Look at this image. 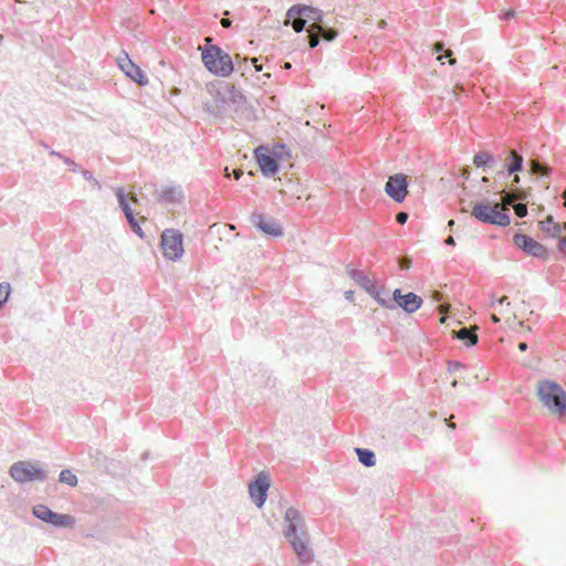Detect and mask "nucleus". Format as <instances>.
Wrapping results in <instances>:
<instances>
[{
    "instance_id": "f257e3e1",
    "label": "nucleus",
    "mask_w": 566,
    "mask_h": 566,
    "mask_svg": "<svg viewBox=\"0 0 566 566\" xmlns=\"http://www.w3.org/2000/svg\"><path fill=\"white\" fill-rule=\"evenodd\" d=\"M283 535L291 544L301 564H308L313 560L314 554L308 546L306 524L295 507H289L285 511Z\"/></svg>"
},
{
    "instance_id": "a18cd8bd",
    "label": "nucleus",
    "mask_w": 566,
    "mask_h": 566,
    "mask_svg": "<svg viewBox=\"0 0 566 566\" xmlns=\"http://www.w3.org/2000/svg\"><path fill=\"white\" fill-rule=\"evenodd\" d=\"M49 154H50L51 156H55V157H57V158H60V159H62V160H64V158H65V156H63L61 153L55 151V150H53V149H50V153H49Z\"/></svg>"
},
{
    "instance_id": "de8ad7c7",
    "label": "nucleus",
    "mask_w": 566,
    "mask_h": 566,
    "mask_svg": "<svg viewBox=\"0 0 566 566\" xmlns=\"http://www.w3.org/2000/svg\"><path fill=\"white\" fill-rule=\"evenodd\" d=\"M231 23H232V22H231V20H229V19H222V20H221V25H222L223 28H230V27H231Z\"/></svg>"
},
{
    "instance_id": "423d86ee",
    "label": "nucleus",
    "mask_w": 566,
    "mask_h": 566,
    "mask_svg": "<svg viewBox=\"0 0 566 566\" xmlns=\"http://www.w3.org/2000/svg\"><path fill=\"white\" fill-rule=\"evenodd\" d=\"M182 241L184 237L180 231L175 229H166L161 233L160 240V247L164 256L172 261L180 259L184 254Z\"/></svg>"
},
{
    "instance_id": "5701e85b",
    "label": "nucleus",
    "mask_w": 566,
    "mask_h": 566,
    "mask_svg": "<svg viewBox=\"0 0 566 566\" xmlns=\"http://www.w3.org/2000/svg\"><path fill=\"white\" fill-rule=\"evenodd\" d=\"M455 338L463 340L467 346H473L478 343V335L468 327H462L458 331H453Z\"/></svg>"
},
{
    "instance_id": "774afa93",
    "label": "nucleus",
    "mask_w": 566,
    "mask_h": 566,
    "mask_svg": "<svg viewBox=\"0 0 566 566\" xmlns=\"http://www.w3.org/2000/svg\"><path fill=\"white\" fill-rule=\"evenodd\" d=\"M453 224H454V220H450V221L448 222V226H449V227H453Z\"/></svg>"
},
{
    "instance_id": "c9c22d12",
    "label": "nucleus",
    "mask_w": 566,
    "mask_h": 566,
    "mask_svg": "<svg viewBox=\"0 0 566 566\" xmlns=\"http://www.w3.org/2000/svg\"><path fill=\"white\" fill-rule=\"evenodd\" d=\"M462 368H464V365L460 361H452V360L448 361V371L449 373H454Z\"/></svg>"
},
{
    "instance_id": "09e8293b",
    "label": "nucleus",
    "mask_w": 566,
    "mask_h": 566,
    "mask_svg": "<svg viewBox=\"0 0 566 566\" xmlns=\"http://www.w3.org/2000/svg\"><path fill=\"white\" fill-rule=\"evenodd\" d=\"M446 244L448 245H454L455 244V241L453 239V237L449 235L446 241H444Z\"/></svg>"
},
{
    "instance_id": "0eeeda50",
    "label": "nucleus",
    "mask_w": 566,
    "mask_h": 566,
    "mask_svg": "<svg viewBox=\"0 0 566 566\" xmlns=\"http://www.w3.org/2000/svg\"><path fill=\"white\" fill-rule=\"evenodd\" d=\"M32 514L38 520L54 527H73L75 517L69 514L53 512L44 504H38L32 507Z\"/></svg>"
},
{
    "instance_id": "e433bc0d",
    "label": "nucleus",
    "mask_w": 566,
    "mask_h": 566,
    "mask_svg": "<svg viewBox=\"0 0 566 566\" xmlns=\"http://www.w3.org/2000/svg\"><path fill=\"white\" fill-rule=\"evenodd\" d=\"M63 163H64L65 165H67V166L70 167V169H71L72 171H74V172H77V171L80 170L78 165H77L73 159H71L70 157H65V158H64V160H63Z\"/></svg>"
},
{
    "instance_id": "4be33fe9",
    "label": "nucleus",
    "mask_w": 566,
    "mask_h": 566,
    "mask_svg": "<svg viewBox=\"0 0 566 566\" xmlns=\"http://www.w3.org/2000/svg\"><path fill=\"white\" fill-rule=\"evenodd\" d=\"M527 164L530 167V174L532 175L549 177L552 172V168L546 163H542L538 159H530Z\"/></svg>"
},
{
    "instance_id": "c756f323",
    "label": "nucleus",
    "mask_w": 566,
    "mask_h": 566,
    "mask_svg": "<svg viewBox=\"0 0 566 566\" xmlns=\"http://www.w3.org/2000/svg\"><path fill=\"white\" fill-rule=\"evenodd\" d=\"M306 31H307V36L306 38L308 40L310 48L311 49L316 48L322 40H321V38H319L315 27L314 25H308Z\"/></svg>"
},
{
    "instance_id": "a878e982",
    "label": "nucleus",
    "mask_w": 566,
    "mask_h": 566,
    "mask_svg": "<svg viewBox=\"0 0 566 566\" xmlns=\"http://www.w3.org/2000/svg\"><path fill=\"white\" fill-rule=\"evenodd\" d=\"M160 198L170 203H175L179 200L181 191L177 187H163L159 191Z\"/></svg>"
},
{
    "instance_id": "9d476101",
    "label": "nucleus",
    "mask_w": 566,
    "mask_h": 566,
    "mask_svg": "<svg viewBox=\"0 0 566 566\" xmlns=\"http://www.w3.org/2000/svg\"><path fill=\"white\" fill-rule=\"evenodd\" d=\"M270 489V481L264 472L256 475L255 480L249 484V493L253 503L260 509L264 505L268 491Z\"/></svg>"
},
{
    "instance_id": "aec40b11",
    "label": "nucleus",
    "mask_w": 566,
    "mask_h": 566,
    "mask_svg": "<svg viewBox=\"0 0 566 566\" xmlns=\"http://www.w3.org/2000/svg\"><path fill=\"white\" fill-rule=\"evenodd\" d=\"M495 156L489 151H479L473 157V164L478 168H483V170L493 167L495 165Z\"/></svg>"
},
{
    "instance_id": "49530a36",
    "label": "nucleus",
    "mask_w": 566,
    "mask_h": 566,
    "mask_svg": "<svg viewBox=\"0 0 566 566\" xmlns=\"http://www.w3.org/2000/svg\"><path fill=\"white\" fill-rule=\"evenodd\" d=\"M513 175V179H512V185L513 186H516L521 182V178L517 174H512Z\"/></svg>"
},
{
    "instance_id": "f3484780",
    "label": "nucleus",
    "mask_w": 566,
    "mask_h": 566,
    "mask_svg": "<svg viewBox=\"0 0 566 566\" xmlns=\"http://www.w3.org/2000/svg\"><path fill=\"white\" fill-rule=\"evenodd\" d=\"M501 200L505 205H513L516 202H523L530 196V191L523 188L513 187L510 190L500 191Z\"/></svg>"
},
{
    "instance_id": "13d9d810",
    "label": "nucleus",
    "mask_w": 566,
    "mask_h": 566,
    "mask_svg": "<svg viewBox=\"0 0 566 566\" xmlns=\"http://www.w3.org/2000/svg\"><path fill=\"white\" fill-rule=\"evenodd\" d=\"M506 301H507V297L506 296H502L501 298L497 300V303L499 304H504Z\"/></svg>"
},
{
    "instance_id": "a19ab883",
    "label": "nucleus",
    "mask_w": 566,
    "mask_h": 566,
    "mask_svg": "<svg viewBox=\"0 0 566 566\" xmlns=\"http://www.w3.org/2000/svg\"><path fill=\"white\" fill-rule=\"evenodd\" d=\"M558 250L566 255V237H563L558 241Z\"/></svg>"
},
{
    "instance_id": "c85d7f7f",
    "label": "nucleus",
    "mask_w": 566,
    "mask_h": 566,
    "mask_svg": "<svg viewBox=\"0 0 566 566\" xmlns=\"http://www.w3.org/2000/svg\"><path fill=\"white\" fill-rule=\"evenodd\" d=\"M285 24H290L292 25V28L294 29L295 32L300 33L302 32L303 30H306V19H304L303 17H300V18H287L286 17V21H285Z\"/></svg>"
},
{
    "instance_id": "37998d69",
    "label": "nucleus",
    "mask_w": 566,
    "mask_h": 566,
    "mask_svg": "<svg viewBox=\"0 0 566 566\" xmlns=\"http://www.w3.org/2000/svg\"><path fill=\"white\" fill-rule=\"evenodd\" d=\"M433 51L437 52V53L443 52L444 51L443 42H440V41L436 42L433 44Z\"/></svg>"
},
{
    "instance_id": "c03bdc74",
    "label": "nucleus",
    "mask_w": 566,
    "mask_h": 566,
    "mask_svg": "<svg viewBox=\"0 0 566 566\" xmlns=\"http://www.w3.org/2000/svg\"><path fill=\"white\" fill-rule=\"evenodd\" d=\"M232 175L235 180H239L242 177L243 171L241 169H234Z\"/></svg>"
},
{
    "instance_id": "864d4df0",
    "label": "nucleus",
    "mask_w": 566,
    "mask_h": 566,
    "mask_svg": "<svg viewBox=\"0 0 566 566\" xmlns=\"http://www.w3.org/2000/svg\"><path fill=\"white\" fill-rule=\"evenodd\" d=\"M433 298H434L436 301H440V300H441V293H440V292H438V291H434V293H433Z\"/></svg>"
},
{
    "instance_id": "4c0bfd02",
    "label": "nucleus",
    "mask_w": 566,
    "mask_h": 566,
    "mask_svg": "<svg viewBox=\"0 0 566 566\" xmlns=\"http://www.w3.org/2000/svg\"><path fill=\"white\" fill-rule=\"evenodd\" d=\"M408 218H409V214L405 211H400L396 214V221L399 224H405L407 222Z\"/></svg>"
},
{
    "instance_id": "3c124183",
    "label": "nucleus",
    "mask_w": 566,
    "mask_h": 566,
    "mask_svg": "<svg viewBox=\"0 0 566 566\" xmlns=\"http://www.w3.org/2000/svg\"><path fill=\"white\" fill-rule=\"evenodd\" d=\"M527 347L528 346H527V344L525 342H522V343L518 344V349L521 352H525L527 349Z\"/></svg>"
},
{
    "instance_id": "9b49d317",
    "label": "nucleus",
    "mask_w": 566,
    "mask_h": 566,
    "mask_svg": "<svg viewBox=\"0 0 566 566\" xmlns=\"http://www.w3.org/2000/svg\"><path fill=\"white\" fill-rule=\"evenodd\" d=\"M324 12L321 9L310 7L306 4H294L287 10V18H300L306 19V23L310 25H319L324 22Z\"/></svg>"
},
{
    "instance_id": "dca6fc26",
    "label": "nucleus",
    "mask_w": 566,
    "mask_h": 566,
    "mask_svg": "<svg viewBox=\"0 0 566 566\" xmlns=\"http://www.w3.org/2000/svg\"><path fill=\"white\" fill-rule=\"evenodd\" d=\"M252 222L258 229H260L262 232L269 235H283V230L281 226L273 218L266 217L263 213H253Z\"/></svg>"
},
{
    "instance_id": "2eb2a0df",
    "label": "nucleus",
    "mask_w": 566,
    "mask_h": 566,
    "mask_svg": "<svg viewBox=\"0 0 566 566\" xmlns=\"http://www.w3.org/2000/svg\"><path fill=\"white\" fill-rule=\"evenodd\" d=\"M255 157L261 172L265 177H273L279 171V158L273 153L269 154L264 147H259L255 150Z\"/></svg>"
},
{
    "instance_id": "6e6d98bb",
    "label": "nucleus",
    "mask_w": 566,
    "mask_h": 566,
    "mask_svg": "<svg viewBox=\"0 0 566 566\" xmlns=\"http://www.w3.org/2000/svg\"><path fill=\"white\" fill-rule=\"evenodd\" d=\"M491 319H492L493 323H499L500 322V318L495 314L491 315Z\"/></svg>"
},
{
    "instance_id": "6ab92c4d",
    "label": "nucleus",
    "mask_w": 566,
    "mask_h": 566,
    "mask_svg": "<svg viewBox=\"0 0 566 566\" xmlns=\"http://www.w3.org/2000/svg\"><path fill=\"white\" fill-rule=\"evenodd\" d=\"M349 276L368 294L370 292H376L377 284L371 279H369L363 271L352 269L349 270Z\"/></svg>"
},
{
    "instance_id": "f704fd0d",
    "label": "nucleus",
    "mask_w": 566,
    "mask_h": 566,
    "mask_svg": "<svg viewBox=\"0 0 566 566\" xmlns=\"http://www.w3.org/2000/svg\"><path fill=\"white\" fill-rule=\"evenodd\" d=\"M398 264L401 270H408L411 268L412 260L408 255H403L398 259Z\"/></svg>"
},
{
    "instance_id": "20e7f679",
    "label": "nucleus",
    "mask_w": 566,
    "mask_h": 566,
    "mask_svg": "<svg viewBox=\"0 0 566 566\" xmlns=\"http://www.w3.org/2000/svg\"><path fill=\"white\" fill-rule=\"evenodd\" d=\"M471 214L478 221L486 224L505 228L511 223V217L507 212V209L501 211L499 210L497 203H492L489 200L476 202L472 207Z\"/></svg>"
},
{
    "instance_id": "79ce46f5",
    "label": "nucleus",
    "mask_w": 566,
    "mask_h": 566,
    "mask_svg": "<svg viewBox=\"0 0 566 566\" xmlns=\"http://www.w3.org/2000/svg\"><path fill=\"white\" fill-rule=\"evenodd\" d=\"M515 15H516V12L514 10H507L503 13L502 19L511 20V19L515 18Z\"/></svg>"
},
{
    "instance_id": "b1692460",
    "label": "nucleus",
    "mask_w": 566,
    "mask_h": 566,
    "mask_svg": "<svg viewBox=\"0 0 566 566\" xmlns=\"http://www.w3.org/2000/svg\"><path fill=\"white\" fill-rule=\"evenodd\" d=\"M369 295H371L379 305L389 310L396 308V305L392 303L391 298L389 297L385 289H379L378 286H376V292H370Z\"/></svg>"
},
{
    "instance_id": "338daca9",
    "label": "nucleus",
    "mask_w": 566,
    "mask_h": 566,
    "mask_svg": "<svg viewBox=\"0 0 566 566\" xmlns=\"http://www.w3.org/2000/svg\"><path fill=\"white\" fill-rule=\"evenodd\" d=\"M291 66H292V65H291V63H289V62H286V63L284 64V69H286V70H290V69H291Z\"/></svg>"
},
{
    "instance_id": "f8f14e48",
    "label": "nucleus",
    "mask_w": 566,
    "mask_h": 566,
    "mask_svg": "<svg viewBox=\"0 0 566 566\" xmlns=\"http://www.w3.org/2000/svg\"><path fill=\"white\" fill-rule=\"evenodd\" d=\"M506 155V161L503 164L496 175L500 178H506L512 174H518L524 169V157L515 148H509L504 151Z\"/></svg>"
},
{
    "instance_id": "0e129e2a",
    "label": "nucleus",
    "mask_w": 566,
    "mask_h": 566,
    "mask_svg": "<svg viewBox=\"0 0 566 566\" xmlns=\"http://www.w3.org/2000/svg\"><path fill=\"white\" fill-rule=\"evenodd\" d=\"M129 199H130L133 202H137V198H136V196H135V195H132V196L129 197Z\"/></svg>"
},
{
    "instance_id": "72a5a7b5",
    "label": "nucleus",
    "mask_w": 566,
    "mask_h": 566,
    "mask_svg": "<svg viewBox=\"0 0 566 566\" xmlns=\"http://www.w3.org/2000/svg\"><path fill=\"white\" fill-rule=\"evenodd\" d=\"M515 211V214L518 217V218H524L527 216V206L523 202H516V203H513L511 205Z\"/></svg>"
},
{
    "instance_id": "ddd939ff",
    "label": "nucleus",
    "mask_w": 566,
    "mask_h": 566,
    "mask_svg": "<svg viewBox=\"0 0 566 566\" xmlns=\"http://www.w3.org/2000/svg\"><path fill=\"white\" fill-rule=\"evenodd\" d=\"M122 54L123 56L117 57V64L126 76L140 86L148 84V78L142 69L129 59L126 52H123Z\"/></svg>"
},
{
    "instance_id": "69168bd1",
    "label": "nucleus",
    "mask_w": 566,
    "mask_h": 566,
    "mask_svg": "<svg viewBox=\"0 0 566 566\" xmlns=\"http://www.w3.org/2000/svg\"><path fill=\"white\" fill-rule=\"evenodd\" d=\"M490 181L489 177H482V182L488 184Z\"/></svg>"
},
{
    "instance_id": "bb28decb",
    "label": "nucleus",
    "mask_w": 566,
    "mask_h": 566,
    "mask_svg": "<svg viewBox=\"0 0 566 566\" xmlns=\"http://www.w3.org/2000/svg\"><path fill=\"white\" fill-rule=\"evenodd\" d=\"M321 40L331 42L336 39L338 32L336 29L328 27L325 22L319 25H314Z\"/></svg>"
},
{
    "instance_id": "7c9ffc66",
    "label": "nucleus",
    "mask_w": 566,
    "mask_h": 566,
    "mask_svg": "<svg viewBox=\"0 0 566 566\" xmlns=\"http://www.w3.org/2000/svg\"><path fill=\"white\" fill-rule=\"evenodd\" d=\"M272 153L279 158L282 159L284 157H290V149L285 144H275L273 146Z\"/></svg>"
},
{
    "instance_id": "bf43d9fd",
    "label": "nucleus",
    "mask_w": 566,
    "mask_h": 566,
    "mask_svg": "<svg viewBox=\"0 0 566 566\" xmlns=\"http://www.w3.org/2000/svg\"><path fill=\"white\" fill-rule=\"evenodd\" d=\"M41 146H42L44 149H48V150L50 151V147H49V145H48V144H45V143H43V142H42V143H41Z\"/></svg>"
},
{
    "instance_id": "412c9836",
    "label": "nucleus",
    "mask_w": 566,
    "mask_h": 566,
    "mask_svg": "<svg viewBox=\"0 0 566 566\" xmlns=\"http://www.w3.org/2000/svg\"><path fill=\"white\" fill-rule=\"evenodd\" d=\"M538 226L541 231L552 238L558 237L562 232V226L559 223H555L552 216H548L545 220L539 221Z\"/></svg>"
},
{
    "instance_id": "1a4fd4ad",
    "label": "nucleus",
    "mask_w": 566,
    "mask_h": 566,
    "mask_svg": "<svg viewBox=\"0 0 566 566\" xmlns=\"http://www.w3.org/2000/svg\"><path fill=\"white\" fill-rule=\"evenodd\" d=\"M513 242L528 255L541 260L548 259L549 253L547 248L526 234L515 233L513 235Z\"/></svg>"
},
{
    "instance_id": "7ed1b4c3",
    "label": "nucleus",
    "mask_w": 566,
    "mask_h": 566,
    "mask_svg": "<svg viewBox=\"0 0 566 566\" xmlns=\"http://www.w3.org/2000/svg\"><path fill=\"white\" fill-rule=\"evenodd\" d=\"M201 59L206 69L218 76L227 77L233 72L231 56L218 45L205 48Z\"/></svg>"
},
{
    "instance_id": "8fccbe9b",
    "label": "nucleus",
    "mask_w": 566,
    "mask_h": 566,
    "mask_svg": "<svg viewBox=\"0 0 566 566\" xmlns=\"http://www.w3.org/2000/svg\"><path fill=\"white\" fill-rule=\"evenodd\" d=\"M462 177H463L464 179H469V177H470V169H469V168H464V169L462 170Z\"/></svg>"
},
{
    "instance_id": "39448f33",
    "label": "nucleus",
    "mask_w": 566,
    "mask_h": 566,
    "mask_svg": "<svg viewBox=\"0 0 566 566\" xmlns=\"http://www.w3.org/2000/svg\"><path fill=\"white\" fill-rule=\"evenodd\" d=\"M10 476L18 483L44 482L48 472L36 461H18L9 470Z\"/></svg>"
},
{
    "instance_id": "680f3d73",
    "label": "nucleus",
    "mask_w": 566,
    "mask_h": 566,
    "mask_svg": "<svg viewBox=\"0 0 566 566\" xmlns=\"http://www.w3.org/2000/svg\"><path fill=\"white\" fill-rule=\"evenodd\" d=\"M239 98H240V99H242V98H243L242 94H240V93L238 94V97L235 96V97L233 98V102L239 101Z\"/></svg>"
},
{
    "instance_id": "ea45409f",
    "label": "nucleus",
    "mask_w": 566,
    "mask_h": 566,
    "mask_svg": "<svg viewBox=\"0 0 566 566\" xmlns=\"http://www.w3.org/2000/svg\"><path fill=\"white\" fill-rule=\"evenodd\" d=\"M451 55H452V51L448 50L447 52H444V54H440L437 59L439 61H442L444 57H449V63L451 65H453V64H455L457 60L451 57ZM441 63L443 64V62H441Z\"/></svg>"
},
{
    "instance_id": "e2e57ef3",
    "label": "nucleus",
    "mask_w": 566,
    "mask_h": 566,
    "mask_svg": "<svg viewBox=\"0 0 566 566\" xmlns=\"http://www.w3.org/2000/svg\"><path fill=\"white\" fill-rule=\"evenodd\" d=\"M239 98H240V99H242V98H243L242 94H240V93L238 94V97L235 96V97L233 98V102L239 101Z\"/></svg>"
},
{
    "instance_id": "f03ea898",
    "label": "nucleus",
    "mask_w": 566,
    "mask_h": 566,
    "mask_svg": "<svg viewBox=\"0 0 566 566\" xmlns=\"http://www.w3.org/2000/svg\"><path fill=\"white\" fill-rule=\"evenodd\" d=\"M537 396L542 403L554 415H566V392L555 381L542 380L537 385Z\"/></svg>"
},
{
    "instance_id": "393cba45",
    "label": "nucleus",
    "mask_w": 566,
    "mask_h": 566,
    "mask_svg": "<svg viewBox=\"0 0 566 566\" xmlns=\"http://www.w3.org/2000/svg\"><path fill=\"white\" fill-rule=\"evenodd\" d=\"M355 452L358 457V460L361 464L367 468L374 467L376 463L375 452L369 449L364 448H355Z\"/></svg>"
},
{
    "instance_id": "58836bf2",
    "label": "nucleus",
    "mask_w": 566,
    "mask_h": 566,
    "mask_svg": "<svg viewBox=\"0 0 566 566\" xmlns=\"http://www.w3.org/2000/svg\"><path fill=\"white\" fill-rule=\"evenodd\" d=\"M403 295L405 294H402L400 289H396L394 291V293H392V297H390V298H391L392 303L397 306L398 305V301H401Z\"/></svg>"
},
{
    "instance_id": "2f4dec72",
    "label": "nucleus",
    "mask_w": 566,
    "mask_h": 566,
    "mask_svg": "<svg viewBox=\"0 0 566 566\" xmlns=\"http://www.w3.org/2000/svg\"><path fill=\"white\" fill-rule=\"evenodd\" d=\"M10 295V284L0 283V307H2Z\"/></svg>"
},
{
    "instance_id": "4468645a",
    "label": "nucleus",
    "mask_w": 566,
    "mask_h": 566,
    "mask_svg": "<svg viewBox=\"0 0 566 566\" xmlns=\"http://www.w3.org/2000/svg\"><path fill=\"white\" fill-rule=\"evenodd\" d=\"M115 196L117 198L118 205H119L122 211L124 212V214L127 219V222H128L130 229L133 230V232L136 233L139 238H144V232H143L142 228L139 227V224L135 218L134 211L127 201V195L125 193L124 188H120V187L116 188Z\"/></svg>"
},
{
    "instance_id": "473e14b6",
    "label": "nucleus",
    "mask_w": 566,
    "mask_h": 566,
    "mask_svg": "<svg viewBox=\"0 0 566 566\" xmlns=\"http://www.w3.org/2000/svg\"><path fill=\"white\" fill-rule=\"evenodd\" d=\"M81 174L82 176L87 180L90 181L93 187H95L96 189L101 190L102 189V186L99 184V181L93 176V174L86 169H82L81 170Z\"/></svg>"
},
{
    "instance_id": "052dcab7",
    "label": "nucleus",
    "mask_w": 566,
    "mask_h": 566,
    "mask_svg": "<svg viewBox=\"0 0 566 566\" xmlns=\"http://www.w3.org/2000/svg\"><path fill=\"white\" fill-rule=\"evenodd\" d=\"M239 98H240V99H242V98H243L242 94H240V93L238 94V97L235 96V97L233 98V102L239 101Z\"/></svg>"
},
{
    "instance_id": "4d7b16f0",
    "label": "nucleus",
    "mask_w": 566,
    "mask_h": 566,
    "mask_svg": "<svg viewBox=\"0 0 566 566\" xmlns=\"http://www.w3.org/2000/svg\"><path fill=\"white\" fill-rule=\"evenodd\" d=\"M386 24H387V23H386V21H385V20H380V21L378 22V27H379L380 29H384V28L386 27Z\"/></svg>"
},
{
    "instance_id": "6e6552de",
    "label": "nucleus",
    "mask_w": 566,
    "mask_h": 566,
    "mask_svg": "<svg viewBox=\"0 0 566 566\" xmlns=\"http://www.w3.org/2000/svg\"><path fill=\"white\" fill-rule=\"evenodd\" d=\"M409 177L405 174H395L388 177L385 185L386 195L395 202L401 203L408 195Z\"/></svg>"
},
{
    "instance_id": "5fc2aeb1",
    "label": "nucleus",
    "mask_w": 566,
    "mask_h": 566,
    "mask_svg": "<svg viewBox=\"0 0 566 566\" xmlns=\"http://www.w3.org/2000/svg\"><path fill=\"white\" fill-rule=\"evenodd\" d=\"M353 294H354V293H353L352 291L346 292V293H345V297H346V300H349V301H350V300H353Z\"/></svg>"
},
{
    "instance_id": "cd10ccee",
    "label": "nucleus",
    "mask_w": 566,
    "mask_h": 566,
    "mask_svg": "<svg viewBox=\"0 0 566 566\" xmlns=\"http://www.w3.org/2000/svg\"><path fill=\"white\" fill-rule=\"evenodd\" d=\"M59 482L70 486H75L77 485V478L71 470L65 469L61 471L59 475Z\"/></svg>"
},
{
    "instance_id": "a211bd4d",
    "label": "nucleus",
    "mask_w": 566,
    "mask_h": 566,
    "mask_svg": "<svg viewBox=\"0 0 566 566\" xmlns=\"http://www.w3.org/2000/svg\"><path fill=\"white\" fill-rule=\"evenodd\" d=\"M422 305V298L413 292L406 293L401 301H398L399 307H401L406 313L411 314L420 308Z\"/></svg>"
},
{
    "instance_id": "603ef678",
    "label": "nucleus",
    "mask_w": 566,
    "mask_h": 566,
    "mask_svg": "<svg viewBox=\"0 0 566 566\" xmlns=\"http://www.w3.org/2000/svg\"><path fill=\"white\" fill-rule=\"evenodd\" d=\"M460 92H464V88L462 85L460 84H457L455 87H454V94L458 95V93Z\"/></svg>"
}]
</instances>
